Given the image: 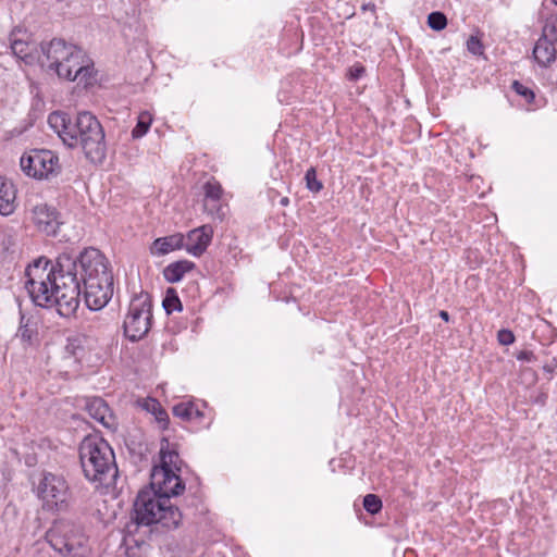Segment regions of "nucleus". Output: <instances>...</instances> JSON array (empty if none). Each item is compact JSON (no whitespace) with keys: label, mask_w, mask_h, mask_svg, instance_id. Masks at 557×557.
Masks as SVG:
<instances>
[{"label":"nucleus","mask_w":557,"mask_h":557,"mask_svg":"<svg viewBox=\"0 0 557 557\" xmlns=\"http://www.w3.org/2000/svg\"><path fill=\"white\" fill-rule=\"evenodd\" d=\"M84 298L90 310L102 309L113 295V275L109 261L96 248H86L79 256L64 251L55 261L39 257L24 271V287L36 306L55 308L61 317L73 315Z\"/></svg>","instance_id":"f257e3e1"},{"label":"nucleus","mask_w":557,"mask_h":557,"mask_svg":"<svg viewBox=\"0 0 557 557\" xmlns=\"http://www.w3.org/2000/svg\"><path fill=\"white\" fill-rule=\"evenodd\" d=\"M48 124L64 145L70 148L81 147L91 162L100 163L106 158L104 132L90 112H79L74 122L63 112H52L48 116Z\"/></svg>","instance_id":"f03ea898"},{"label":"nucleus","mask_w":557,"mask_h":557,"mask_svg":"<svg viewBox=\"0 0 557 557\" xmlns=\"http://www.w3.org/2000/svg\"><path fill=\"white\" fill-rule=\"evenodd\" d=\"M42 58L39 64L53 71L60 78L73 82L78 79L85 85L91 84L94 62L78 46L69 44L61 38H53L40 45Z\"/></svg>","instance_id":"7ed1b4c3"},{"label":"nucleus","mask_w":557,"mask_h":557,"mask_svg":"<svg viewBox=\"0 0 557 557\" xmlns=\"http://www.w3.org/2000/svg\"><path fill=\"white\" fill-rule=\"evenodd\" d=\"M79 460L87 480L106 487L115 483L119 475L115 455L103 438L86 436L79 445Z\"/></svg>","instance_id":"20e7f679"},{"label":"nucleus","mask_w":557,"mask_h":557,"mask_svg":"<svg viewBox=\"0 0 557 557\" xmlns=\"http://www.w3.org/2000/svg\"><path fill=\"white\" fill-rule=\"evenodd\" d=\"M183 519L178 507L151 488L141 490L134 504V520L137 524H161L166 529H176Z\"/></svg>","instance_id":"39448f33"},{"label":"nucleus","mask_w":557,"mask_h":557,"mask_svg":"<svg viewBox=\"0 0 557 557\" xmlns=\"http://www.w3.org/2000/svg\"><path fill=\"white\" fill-rule=\"evenodd\" d=\"M46 539L50 546L63 557H88V539L77 523L60 519L48 530Z\"/></svg>","instance_id":"423d86ee"},{"label":"nucleus","mask_w":557,"mask_h":557,"mask_svg":"<svg viewBox=\"0 0 557 557\" xmlns=\"http://www.w3.org/2000/svg\"><path fill=\"white\" fill-rule=\"evenodd\" d=\"M151 318L150 296L148 294L135 296L131 300L128 313L123 323L125 336L132 342L143 338L150 329Z\"/></svg>","instance_id":"0eeeda50"},{"label":"nucleus","mask_w":557,"mask_h":557,"mask_svg":"<svg viewBox=\"0 0 557 557\" xmlns=\"http://www.w3.org/2000/svg\"><path fill=\"white\" fill-rule=\"evenodd\" d=\"M22 171L36 180H50L55 177L61 170L58 156L46 149H34L21 157Z\"/></svg>","instance_id":"6e6552de"},{"label":"nucleus","mask_w":557,"mask_h":557,"mask_svg":"<svg viewBox=\"0 0 557 557\" xmlns=\"http://www.w3.org/2000/svg\"><path fill=\"white\" fill-rule=\"evenodd\" d=\"M38 497L48 510H62L67 507L69 485L66 481L57 474L44 473L37 486Z\"/></svg>","instance_id":"1a4fd4ad"},{"label":"nucleus","mask_w":557,"mask_h":557,"mask_svg":"<svg viewBox=\"0 0 557 557\" xmlns=\"http://www.w3.org/2000/svg\"><path fill=\"white\" fill-rule=\"evenodd\" d=\"M149 488L171 499L172 496H178L183 493L185 484L177 472L166 470L163 467H153Z\"/></svg>","instance_id":"9d476101"},{"label":"nucleus","mask_w":557,"mask_h":557,"mask_svg":"<svg viewBox=\"0 0 557 557\" xmlns=\"http://www.w3.org/2000/svg\"><path fill=\"white\" fill-rule=\"evenodd\" d=\"M32 219L37 228L47 234L55 235L60 226L57 210L45 202L37 203L32 208Z\"/></svg>","instance_id":"9b49d317"},{"label":"nucleus","mask_w":557,"mask_h":557,"mask_svg":"<svg viewBox=\"0 0 557 557\" xmlns=\"http://www.w3.org/2000/svg\"><path fill=\"white\" fill-rule=\"evenodd\" d=\"M213 236V230L210 225H202L191 230L186 237H184V248L186 251L195 257L201 256L207 247L210 245Z\"/></svg>","instance_id":"f8f14e48"},{"label":"nucleus","mask_w":557,"mask_h":557,"mask_svg":"<svg viewBox=\"0 0 557 557\" xmlns=\"http://www.w3.org/2000/svg\"><path fill=\"white\" fill-rule=\"evenodd\" d=\"M11 49L12 53L26 64L39 63V58H42V52L38 53L35 42H28L20 38L11 40Z\"/></svg>","instance_id":"ddd939ff"},{"label":"nucleus","mask_w":557,"mask_h":557,"mask_svg":"<svg viewBox=\"0 0 557 557\" xmlns=\"http://www.w3.org/2000/svg\"><path fill=\"white\" fill-rule=\"evenodd\" d=\"M184 246V235L177 233L165 237H159L150 246L152 256H164Z\"/></svg>","instance_id":"4468645a"},{"label":"nucleus","mask_w":557,"mask_h":557,"mask_svg":"<svg viewBox=\"0 0 557 557\" xmlns=\"http://www.w3.org/2000/svg\"><path fill=\"white\" fill-rule=\"evenodd\" d=\"M16 189L14 184L0 176V214L9 215L15 210Z\"/></svg>","instance_id":"2eb2a0df"},{"label":"nucleus","mask_w":557,"mask_h":557,"mask_svg":"<svg viewBox=\"0 0 557 557\" xmlns=\"http://www.w3.org/2000/svg\"><path fill=\"white\" fill-rule=\"evenodd\" d=\"M556 42L539 38L533 48V58L540 66L547 67L556 60Z\"/></svg>","instance_id":"dca6fc26"},{"label":"nucleus","mask_w":557,"mask_h":557,"mask_svg":"<svg viewBox=\"0 0 557 557\" xmlns=\"http://www.w3.org/2000/svg\"><path fill=\"white\" fill-rule=\"evenodd\" d=\"M86 409L89 416L96 421L100 422L107 428L113 426V417L111 414L110 408L103 399L99 397L90 399L86 405Z\"/></svg>","instance_id":"f3484780"},{"label":"nucleus","mask_w":557,"mask_h":557,"mask_svg":"<svg viewBox=\"0 0 557 557\" xmlns=\"http://www.w3.org/2000/svg\"><path fill=\"white\" fill-rule=\"evenodd\" d=\"M195 264L188 260H181L173 263H170L163 270L164 278L169 283H177L180 282L184 275L191 271Z\"/></svg>","instance_id":"a211bd4d"},{"label":"nucleus","mask_w":557,"mask_h":557,"mask_svg":"<svg viewBox=\"0 0 557 557\" xmlns=\"http://www.w3.org/2000/svg\"><path fill=\"white\" fill-rule=\"evenodd\" d=\"M137 404L144 410L152 413L159 423H165L168 413L162 409L160 403L151 397H146L137 400Z\"/></svg>","instance_id":"6ab92c4d"},{"label":"nucleus","mask_w":557,"mask_h":557,"mask_svg":"<svg viewBox=\"0 0 557 557\" xmlns=\"http://www.w3.org/2000/svg\"><path fill=\"white\" fill-rule=\"evenodd\" d=\"M181 459L175 450H168L164 446L160 449V465L157 467H163L166 470L180 472Z\"/></svg>","instance_id":"aec40b11"},{"label":"nucleus","mask_w":557,"mask_h":557,"mask_svg":"<svg viewBox=\"0 0 557 557\" xmlns=\"http://www.w3.org/2000/svg\"><path fill=\"white\" fill-rule=\"evenodd\" d=\"M173 413L184 420L200 418L202 413L193 403H181L174 406Z\"/></svg>","instance_id":"412c9836"},{"label":"nucleus","mask_w":557,"mask_h":557,"mask_svg":"<svg viewBox=\"0 0 557 557\" xmlns=\"http://www.w3.org/2000/svg\"><path fill=\"white\" fill-rule=\"evenodd\" d=\"M203 209L213 220L223 221L226 216L227 209L221 200L209 201L203 200Z\"/></svg>","instance_id":"4be33fe9"},{"label":"nucleus","mask_w":557,"mask_h":557,"mask_svg":"<svg viewBox=\"0 0 557 557\" xmlns=\"http://www.w3.org/2000/svg\"><path fill=\"white\" fill-rule=\"evenodd\" d=\"M152 122V117L149 112H141L138 116L136 126L132 131L133 138H141L148 132Z\"/></svg>","instance_id":"5701e85b"},{"label":"nucleus","mask_w":557,"mask_h":557,"mask_svg":"<svg viewBox=\"0 0 557 557\" xmlns=\"http://www.w3.org/2000/svg\"><path fill=\"white\" fill-rule=\"evenodd\" d=\"M205 199L209 201L221 200L223 196V188L215 180L208 181L205 186Z\"/></svg>","instance_id":"b1692460"},{"label":"nucleus","mask_w":557,"mask_h":557,"mask_svg":"<svg viewBox=\"0 0 557 557\" xmlns=\"http://www.w3.org/2000/svg\"><path fill=\"white\" fill-rule=\"evenodd\" d=\"M162 306L166 313L182 310V304L174 289H169L163 299Z\"/></svg>","instance_id":"393cba45"},{"label":"nucleus","mask_w":557,"mask_h":557,"mask_svg":"<svg viewBox=\"0 0 557 557\" xmlns=\"http://www.w3.org/2000/svg\"><path fill=\"white\" fill-rule=\"evenodd\" d=\"M84 343H85V338L81 335H75V336L69 337L67 343L65 345V351L69 355L76 358L83 351Z\"/></svg>","instance_id":"a878e982"},{"label":"nucleus","mask_w":557,"mask_h":557,"mask_svg":"<svg viewBox=\"0 0 557 557\" xmlns=\"http://www.w3.org/2000/svg\"><path fill=\"white\" fill-rule=\"evenodd\" d=\"M540 38H545L548 41L556 42L557 41V18L552 16L545 21L543 26L542 36Z\"/></svg>","instance_id":"bb28decb"},{"label":"nucleus","mask_w":557,"mask_h":557,"mask_svg":"<svg viewBox=\"0 0 557 557\" xmlns=\"http://www.w3.org/2000/svg\"><path fill=\"white\" fill-rule=\"evenodd\" d=\"M428 25L433 30H443L447 25V17L440 11L432 12L428 16Z\"/></svg>","instance_id":"cd10ccee"},{"label":"nucleus","mask_w":557,"mask_h":557,"mask_svg":"<svg viewBox=\"0 0 557 557\" xmlns=\"http://www.w3.org/2000/svg\"><path fill=\"white\" fill-rule=\"evenodd\" d=\"M363 507L369 513L375 515L382 509V500L374 494H367L363 498Z\"/></svg>","instance_id":"c85d7f7f"},{"label":"nucleus","mask_w":557,"mask_h":557,"mask_svg":"<svg viewBox=\"0 0 557 557\" xmlns=\"http://www.w3.org/2000/svg\"><path fill=\"white\" fill-rule=\"evenodd\" d=\"M305 181L306 186L310 191L319 193L323 187L322 183L317 178V172L314 168L307 170L305 174Z\"/></svg>","instance_id":"c756f323"},{"label":"nucleus","mask_w":557,"mask_h":557,"mask_svg":"<svg viewBox=\"0 0 557 557\" xmlns=\"http://www.w3.org/2000/svg\"><path fill=\"white\" fill-rule=\"evenodd\" d=\"M35 334V329L29 325L28 321L24 323V317H22L21 325L17 330L16 337L24 343H30Z\"/></svg>","instance_id":"7c9ffc66"},{"label":"nucleus","mask_w":557,"mask_h":557,"mask_svg":"<svg viewBox=\"0 0 557 557\" xmlns=\"http://www.w3.org/2000/svg\"><path fill=\"white\" fill-rule=\"evenodd\" d=\"M512 89L524 98V100L528 103H532L535 99L534 91L530 89L529 87L524 86L523 84L519 83L518 81H515L512 83Z\"/></svg>","instance_id":"2f4dec72"},{"label":"nucleus","mask_w":557,"mask_h":557,"mask_svg":"<svg viewBox=\"0 0 557 557\" xmlns=\"http://www.w3.org/2000/svg\"><path fill=\"white\" fill-rule=\"evenodd\" d=\"M467 49L470 53L474 55H480L483 53V46L476 36L469 37V39L467 40Z\"/></svg>","instance_id":"473e14b6"},{"label":"nucleus","mask_w":557,"mask_h":557,"mask_svg":"<svg viewBox=\"0 0 557 557\" xmlns=\"http://www.w3.org/2000/svg\"><path fill=\"white\" fill-rule=\"evenodd\" d=\"M497 339L500 345L507 346L515 342V335L509 330H500L497 333Z\"/></svg>","instance_id":"72a5a7b5"},{"label":"nucleus","mask_w":557,"mask_h":557,"mask_svg":"<svg viewBox=\"0 0 557 557\" xmlns=\"http://www.w3.org/2000/svg\"><path fill=\"white\" fill-rule=\"evenodd\" d=\"M517 359L521 361L531 362L534 359V355L532 351L523 350L517 355Z\"/></svg>","instance_id":"f704fd0d"},{"label":"nucleus","mask_w":557,"mask_h":557,"mask_svg":"<svg viewBox=\"0 0 557 557\" xmlns=\"http://www.w3.org/2000/svg\"><path fill=\"white\" fill-rule=\"evenodd\" d=\"M364 72V69L363 67H357L352 73H351V76L354 78H359L362 73Z\"/></svg>","instance_id":"c9c22d12"},{"label":"nucleus","mask_w":557,"mask_h":557,"mask_svg":"<svg viewBox=\"0 0 557 557\" xmlns=\"http://www.w3.org/2000/svg\"><path fill=\"white\" fill-rule=\"evenodd\" d=\"M440 317H441L444 321H446V322L449 320V314H448V312H447V311L442 310V311L440 312Z\"/></svg>","instance_id":"e433bc0d"},{"label":"nucleus","mask_w":557,"mask_h":557,"mask_svg":"<svg viewBox=\"0 0 557 557\" xmlns=\"http://www.w3.org/2000/svg\"><path fill=\"white\" fill-rule=\"evenodd\" d=\"M374 8H375V7H374V4H372V3H368V4H363V5H362V9H363V10H374Z\"/></svg>","instance_id":"4c0bfd02"},{"label":"nucleus","mask_w":557,"mask_h":557,"mask_svg":"<svg viewBox=\"0 0 557 557\" xmlns=\"http://www.w3.org/2000/svg\"><path fill=\"white\" fill-rule=\"evenodd\" d=\"M280 202L282 206H287L289 203V199L287 197H283Z\"/></svg>","instance_id":"58836bf2"},{"label":"nucleus","mask_w":557,"mask_h":557,"mask_svg":"<svg viewBox=\"0 0 557 557\" xmlns=\"http://www.w3.org/2000/svg\"><path fill=\"white\" fill-rule=\"evenodd\" d=\"M552 2L557 5V0H552Z\"/></svg>","instance_id":"ea45409f"}]
</instances>
